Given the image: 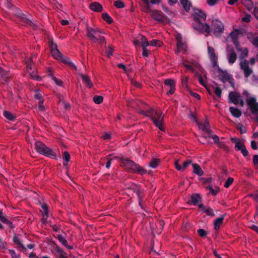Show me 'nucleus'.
Segmentation results:
<instances>
[{"label": "nucleus", "instance_id": "f257e3e1", "mask_svg": "<svg viewBox=\"0 0 258 258\" xmlns=\"http://www.w3.org/2000/svg\"><path fill=\"white\" fill-rule=\"evenodd\" d=\"M193 15L194 21L192 25L194 29L200 33H205L206 36H208L210 32V27L208 25L203 23L206 18L205 13L200 9H195Z\"/></svg>", "mask_w": 258, "mask_h": 258}, {"label": "nucleus", "instance_id": "f03ea898", "mask_svg": "<svg viewBox=\"0 0 258 258\" xmlns=\"http://www.w3.org/2000/svg\"><path fill=\"white\" fill-rule=\"evenodd\" d=\"M235 48L238 52H240V67L243 71L245 78H248L251 75L253 71L248 66L249 61L246 59H243L248 54V49L246 47H242L239 44H236L235 45Z\"/></svg>", "mask_w": 258, "mask_h": 258}, {"label": "nucleus", "instance_id": "7ed1b4c3", "mask_svg": "<svg viewBox=\"0 0 258 258\" xmlns=\"http://www.w3.org/2000/svg\"><path fill=\"white\" fill-rule=\"evenodd\" d=\"M117 159L119 160L121 166L124 167L125 169L132 171L137 172L142 175L146 173V171L141 166L136 164L135 162L125 158H118L113 157L112 159Z\"/></svg>", "mask_w": 258, "mask_h": 258}, {"label": "nucleus", "instance_id": "20e7f679", "mask_svg": "<svg viewBox=\"0 0 258 258\" xmlns=\"http://www.w3.org/2000/svg\"><path fill=\"white\" fill-rule=\"evenodd\" d=\"M50 47L51 48V53L52 56L56 59L62 61L64 63L68 64L72 68L77 70V67L75 64L71 61L69 58L64 57L57 48V45L53 42L51 41L50 43Z\"/></svg>", "mask_w": 258, "mask_h": 258}, {"label": "nucleus", "instance_id": "39448f33", "mask_svg": "<svg viewBox=\"0 0 258 258\" xmlns=\"http://www.w3.org/2000/svg\"><path fill=\"white\" fill-rule=\"evenodd\" d=\"M148 115L151 117L154 123L160 131H164L165 128L163 126L164 116L160 110L151 109Z\"/></svg>", "mask_w": 258, "mask_h": 258}, {"label": "nucleus", "instance_id": "423d86ee", "mask_svg": "<svg viewBox=\"0 0 258 258\" xmlns=\"http://www.w3.org/2000/svg\"><path fill=\"white\" fill-rule=\"evenodd\" d=\"M35 145L36 150L40 154L50 158L56 157L54 152L51 149L46 147L42 142H36Z\"/></svg>", "mask_w": 258, "mask_h": 258}, {"label": "nucleus", "instance_id": "0eeeda50", "mask_svg": "<svg viewBox=\"0 0 258 258\" xmlns=\"http://www.w3.org/2000/svg\"><path fill=\"white\" fill-rule=\"evenodd\" d=\"M243 94L246 97L247 104L250 107L251 112L253 114H258V103L256 102L255 98L250 96L246 91H244Z\"/></svg>", "mask_w": 258, "mask_h": 258}, {"label": "nucleus", "instance_id": "6e6552de", "mask_svg": "<svg viewBox=\"0 0 258 258\" xmlns=\"http://www.w3.org/2000/svg\"><path fill=\"white\" fill-rule=\"evenodd\" d=\"M207 54L212 66L214 67H218V54L216 53L215 48L210 45L209 42H207Z\"/></svg>", "mask_w": 258, "mask_h": 258}, {"label": "nucleus", "instance_id": "1a4fd4ad", "mask_svg": "<svg viewBox=\"0 0 258 258\" xmlns=\"http://www.w3.org/2000/svg\"><path fill=\"white\" fill-rule=\"evenodd\" d=\"M100 33H101V30L98 28L95 29L90 27H87V36L94 43H96L99 40H101L102 37H98L97 36V34Z\"/></svg>", "mask_w": 258, "mask_h": 258}, {"label": "nucleus", "instance_id": "9d476101", "mask_svg": "<svg viewBox=\"0 0 258 258\" xmlns=\"http://www.w3.org/2000/svg\"><path fill=\"white\" fill-rule=\"evenodd\" d=\"M142 11L145 13H150L152 17L159 22H163L165 17L162 12L157 10H151L148 6L143 8Z\"/></svg>", "mask_w": 258, "mask_h": 258}, {"label": "nucleus", "instance_id": "9b49d317", "mask_svg": "<svg viewBox=\"0 0 258 258\" xmlns=\"http://www.w3.org/2000/svg\"><path fill=\"white\" fill-rule=\"evenodd\" d=\"M27 239L24 237H20L18 236H15L14 237V241L18 246L23 249L26 250L27 248L32 249L34 247V245L32 243L27 244V247H25L24 243L26 242Z\"/></svg>", "mask_w": 258, "mask_h": 258}, {"label": "nucleus", "instance_id": "f8f14e48", "mask_svg": "<svg viewBox=\"0 0 258 258\" xmlns=\"http://www.w3.org/2000/svg\"><path fill=\"white\" fill-rule=\"evenodd\" d=\"M212 28L215 36L220 35L224 30L223 24L218 20H214L212 22Z\"/></svg>", "mask_w": 258, "mask_h": 258}, {"label": "nucleus", "instance_id": "ddd939ff", "mask_svg": "<svg viewBox=\"0 0 258 258\" xmlns=\"http://www.w3.org/2000/svg\"><path fill=\"white\" fill-rule=\"evenodd\" d=\"M229 99L230 102L234 104H240L242 106L244 105V101L239 93L236 92H230L229 94Z\"/></svg>", "mask_w": 258, "mask_h": 258}, {"label": "nucleus", "instance_id": "4468645a", "mask_svg": "<svg viewBox=\"0 0 258 258\" xmlns=\"http://www.w3.org/2000/svg\"><path fill=\"white\" fill-rule=\"evenodd\" d=\"M243 30L242 29H234L228 37V39H230L233 42L234 46L236 44H239L237 40L238 38L242 35Z\"/></svg>", "mask_w": 258, "mask_h": 258}, {"label": "nucleus", "instance_id": "2eb2a0df", "mask_svg": "<svg viewBox=\"0 0 258 258\" xmlns=\"http://www.w3.org/2000/svg\"><path fill=\"white\" fill-rule=\"evenodd\" d=\"M232 141L235 143V149L240 151L244 156H247L248 152L243 144L238 139H232Z\"/></svg>", "mask_w": 258, "mask_h": 258}, {"label": "nucleus", "instance_id": "dca6fc26", "mask_svg": "<svg viewBox=\"0 0 258 258\" xmlns=\"http://www.w3.org/2000/svg\"><path fill=\"white\" fill-rule=\"evenodd\" d=\"M191 164L190 160H187L182 162L180 160H177L174 163L175 168L179 171H183L187 166Z\"/></svg>", "mask_w": 258, "mask_h": 258}, {"label": "nucleus", "instance_id": "f3484780", "mask_svg": "<svg viewBox=\"0 0 258 258\" xmlns=\"http://www.w3.org/2000/svg\"><path fill=\"white\" fill-rule=\"evenodd\" d=\"M26 63L27 65V68L28 69V73L30 74L31 77L37 81H40L41 78L40 77L37 76L34 72H32V63L31 62V58H27L26 59Z\"/></svg>", "mask_w": 258, "mask_h": 258}, {"label": "nucleus", "instance_id": "a211bd4d", "mask_svg": "<svg viewBox=\"0 0 258 258\" xmlns=\"http://www.w3.org/2000/svg\"><path fill=\"white\" fill-rule=\"evenodd\" d=\"M227 58L228 63L230 64H233L237 59V55L233 49H230L229 47L227 48Z\"/></svg>", "mask_w": 258, "mask_h": 258}, {"label": "nucleus", "instance_id": "6ab92c4d", "mask_svg": "<svg viewBox=\"0 0 258 258\" xmlns=\"http://www.w3.org/2000/svg\"><path fill=\"white\" fill-rule=\"evenodd\" d=\"M176 39L177 40V48L178 51H185L186 50V45L182 40L181 35L179 34H177L176 36Z\"/></svg>", "mask_w": 258, "mask_h": 258}, {"label": "nucleus", "instance_id": "aec40b11", "mask_svg": "<svg viewBox=\"0 0 258 258\" xmlns=\"http://www.w3.org/2000/svg\"><path fill=\"white\" fill-rule=\"evenodd\" d=\"M135 45H141L142 47H148L150 45V43L147 39L144 36L140 35L138 39L135 40L134 42Z\"/></svg>", "mask_w": 258, "mask_h": 258}, {"label": "nucleus", "instance_id": "412c9836", "mask_svg": "<svg viewBox=\"0 0 258 258\" xmlns=\"http://www.w3.org/2000/svg\"><path fill=\"white\" fill-rule=\"evenodd\" d=\"M197 125H198L200 130H201L202 131L205 132L206 133L208 134H210L211 130H210L209 124L208 122L205 121L202 123L198 122V123H197Z\"/></svg>", "mask_w": 258, "mask_h": 258}, {"label": "nucleus", "instance_id": "4be33fe9", "mask_svg": "<svg viewBox=\"0 0 258 258\" xmlns=\"http://www.w3.org/2000/svg\"><path fill=\"white\" fill-rule=\"evenodd\" d=\"M199 208L201 209V210L207 214L208 215H210L212 217L214 216V213L212 209L208 207H204L202 204H200L199 206Z\"/></svg>", "mask_w": 258, "mask_h": 258}, {"label": "nucleus", "instance_id": "5701e85b", "mask_svg": "<svg viewBox=\"0 0 258 258\" xmlns=\"http://www.w3.org/2000/svg\"><path fill=\"white\" fill-rule=\"evenodd\" d=\"M224 220V216L216 218L214 221V229L218 230L223 223Z\"/></svg>", "mask_w": 258, "mask_h": 258}, {"label": "nucleus", "instance_id": "b1692460", "mask_svg": "<svg viewBox=\"0 0 258 258\" xmlns=\"http://www.w3.org/2000/svg\"><path fill=\"white\" fill-rule=\"evenodd\" d=\"M90 8L95 12H101L102 10L101 5L98 3H93L90 4Z\"/></svg>", "mask_w": 258, "mask_h": 258}, {"label": "nucleus", "instance_id": "393cba45", "mask_svg": "<svg viewBox=\"0 0 258 258\" xmlns=\"http://www.w3.org/2000/svg\"><path fill=\"white\" fill-rule=\"evenodd\" d=\"M231 114L235 117H239L241 115V112L238 109L231 107L229 108Z\"/></svg>", "mask_w": 258, "mask_h": 258}, {"label": "nucleus", "instance_id": "a878e982", "mask_svg": "<svg viewBox=\"0 0 258 258\" xmlns=\"http://www.w3.org/2000/svg\"><path fill=\"white\" fill-rule=\"evenodd\" d=\"M192 166L194 169V172L195 174H197L199 176H201L203 175V171L199 165L197 164H192Z\"/></svg>", "mask_w": 258, "mask_h": 258}, {"label": "nucleus", "instance_id": "bb28decb", "mask_svg": "<svg viewBox=\"0 0 258 258\" xmlns=\"http://www.w3.org/2000/svg\"><path fill=\"white\" fill-rule=\"evenodd\" d=\"M83 83L89 88H91L92 86V84L89 78L83 74L80 75Z\"/></svg>", "mask_w": 258, "mask_h": 258}, {"label": "nucleus", "instance_id": "cd10ccee", "mask_svg": "<svg viewBox=\"0 0 258 258\" xmlns=\"http://www.w3.org/2000/svg\"><path fill=\"white\" fill-rule=\"evenodd\" d=\"M247 38L253 44V45L258 48V36H256L253 38L252 34L248 33Z\"/></svg>", "mask_w": 258, "mask_h": 258}, {"label": "nucleus", "instance_id": "c85d7f7f", "mask_svg": "<svg viewBox=\"0 0 258 258\" xmlns=\"http://www.w3.org/2000/svg\"><path fill=\"white\" fill-rule=\"evenodd\" d=\"M181 5L183 6L184 10L186 11L189 10L191 7V3L188 0H180Z\"/></svg>", "mask_w": 258, "mask_h": 258}, {"label": "nucleus", "instance_id": "c756f323", "mask_svg": "<svg viewBox=\"0 0 258 258\" xmlns=\"http://www.w3.org/2000/svg\"><path fill=\"white\" fill-rule=\"evenodd\" d=\"M58 240L59 241V242L60 243H61L63 246L68 247L69 249H72L71 246L68 245L67 241L66 239L62 235H58Z\"/></svg>", "mask_w": 258, "mask_h": 258}, {"label": "nucleus", "instance_id": "7c9ffc66", "mask_svg": "<svg viewBox=\"0 0 258 258\" xmlns=\"http://www.w3.org/2000/svg\"><path fill=\"white\" fill-rule=\"evenodd\" d=\"M207 189L209 190L210 193L214 196L217 195V194L219 191V188L218 187H216L214 188L210 185L207 187Z\"/></svg>", "mask_w": 258, "mask_h": 258}, {"label": "nucleus", "instance_id": "2f4dec72", "mask_svg": "<svg viewBox=\"0 0 258 258\" xmlns=\"http://www.w3.org/2000/svg\"><path fill=\"white\" fill-rule=\"evenodd\" d=\"M201 200V197L198 194L193 195L191 197V202L194 205H196Z\"/></svg>", "mask_w": 258, "mask_h": 258}, {"label": "nucleus", "instance_id": "473e14b6", "mask_svg": "<svg viewBox=\"0 0 258 258\" xmlns=\"http://www.w3.org/2000/svg\"><path fill=\"white\" fill-rule=\"evenodd\" d=\"M4 115L6 118L10 120H13L15 119V116L13 115V114L11 112L8 111H5L4 112Z\"/></svg>", "mask_w": 258, "mask_h": 258}, {"label": "nucleus", "instance_id": "72a5a7b5", "mask_svg": "<svg viewBox=\"0 0 258 258\" xmlns=\"http://www.w3.org/2000/svg\"><path fill=\"white\" fill-rule=\"evenodd\" d=\"M102 19L108 24H111L113 21L112 19L107 13L102 14Z\"/></svg>", "mask_w": 258, "mask_h": 258}, {"label": "nucleus", "instance_id": "f704fd0d", "mask_svg": "<svg viewBox=\"0 0 258 258\" xmlns=\"http://www.w3.org/2000/svg\"><path fill=\"white\" fill-rule=\"evenodd\" d=\"M160 161L158 159H154L150 163L149 166L152 168H156L159 165Z\"/></svg>", "mask_w": 258, "mask_h": 258}, {"label": "nucleus", "instance_id": "c9c22d12", "mask_svg": "<svg viewBox=\"0 0 258 258\" xmlns=\"http://www.w3.org/2000/svg\"><path fill=\"white\" fill-rule=\"evenodd\" d=\"M150 45L155 47H160L162 45V42L157 39H154L151 41Z\"/></svg>", "mask_w": 258, "mask_h": 258}, {"label": "nucleus", "instance_id": "e433bc0d", "mask_svg": "<svg viewBox=\"0 0 258 258\" xmlns=\"http://www.w3.org/2000/svg\"><path fill=\"white\" fill-rule=\"evenodd\" d=\"M213 89L214 90V92L216 94V95L218 98H220L222 94L221 89L219 87L215 86H213Z\"/></svg>", "mask_w": 258, "mask_h": 258}, {"label": "nucleus", "instance_id": "4c0bfd02", "mask_svg": "<svg viewBox=\"0 0 258 258\" xmlns=\"http://www.w3.org/2000/svg\"><path fill=\"white\" fill-rule=\"evenodd\" d=\"M234 179L232 177H229L228 178L225 183H224V187L226 188H228L233 182Z\"/></svg>", "mask_w": 258, "mask_h": 258}, {"label": "nucleus", "instance_id": "58836bf2", "mask_svg": "<svg viewBox=\"0 0 258 258\" xmlns=\"http://www.w3.org/2000/svg\"><path fill=\"white\" fill-rule=\"evenodd\" d=\"M165 84L171 88L175 87V81L172 79H167L164 82Z\"/></svg>", "mask_w": 258, "mask_h": 258}, {"label": "nucleus", "instance_id": "ea45409f", "mask_svg": "<svg viewBox=\"0 0 258 258\" xmlns=\"http://www.w3.org/2000/svg\"><path fill=\"white\" fill-rule=\"evenodd\" d=\"M63 159L66 162V163H63V165H64V166H66V165H67V163L70 161V154L67 151H65L63 152Z\"/></svg>", "mask_w": 258, "mask_h": 258}, {"label": "nucleus", "instance_id": "a19ab883", "mask_svg": "<svg viewBox=\"0 0 258 258\" xmlns=\"http://www.w3.org/2000/svg\"><path fill=\"white\" fill-rule=\"evenodd\" d=\"M242 3L248 10L252 8V3L251 0H242Z\"/></svg>", "mask_w": 258, "mask_h": 258}, {"label": "nucleus", "instance_id": "79ce46f5", "mask_svg": "<svg viewBox=\"0 0 258 258\" xmlns=\"http://www.w3.org/2000/svg\"><path fill=\"white\" fill-rule=\"evenodd\" d=\"M141 190L138 188H135V190H134V194L137 196L139 198V204L140 205H141ZM142 207V206H141Z\"/></svg>", "mask_w": 258, "mask_h": 258}, {"label": "nucleus", "instance_id": "37998d69", "mask_svg": "<svg viewBox=\"0 0 258 258\" xmlns=\"http://www.w3.org/2000/svg\"><path fill=\"white\" fill-rule=\"evenodd\" d=\"M114 6L117 8H123L124 7V3L121 1H116L114 2Z\"/></svg>", "mask_w": 258, "mask_h": 258}, {"label": "nucleus", "instance_id": "c03bdc74", "mask_svg": "<svg viewBox=\"0 0 258 258\" xmlns=\"http://www.w3.org/2000/svg\"><path fill=\"white\" fill-rule=\"evenodd\" d=\"M50 75L51 78H52V79L54 81V82H55V83L57 85H58V86H61L62 85V82L60 80L57 79L54 76H53L52 75V74H50Z\"/></svg>", "mask_w": 258, "mask_h": 258}, {"label": "nucleus", "instance_id": "a18cd8bd", "mask_svg": "<svg viewBox=\"0 0 258 258\" xmlns=\"http://www.w3.org/2000/svg\"><path fill=\"white\" fill-rule=\"evenodd\" d=\"M93 101L96 104H100L103 101V97L101 96H95L93 98Z\"/></svg>", "mask_w": 258, "mask_h": 258}, {"label": "nucleus", "instance_id": "49530a36", "mask_svg": "<svg viewBox=\"0 0 258 258\" xmlns=\"http://www.w3.org/2000/svg\"><path fill=\"white\" fill-rule=\"evenodd\" d=\"M147 47H143V56L144 57H148L150 54V51L148 49Z\"/></svg>", "mask_w": 258, "mask_h": 258}, {"label": "nucleus", "instance_id": "de8ad7c7", "mask_svg": "<svg viewBox=\"0 0 258 258\" xmlns=\"http://www.w3.org/2000/svg\"><path fill=\"white\" fill-rule=\"evenodd\" d=\"M35 98L37 99L38 101H41V100H43L41 93L40 91L37 90L35 94Z\"/></svg>", "mask_w": 258, "mask_h": 258}, {"label": "nucleus", "instance_id": "09e8293b", "mask_svg": "<svg viewBox=\"0 0 258 258\" xmlns=\"http://www.w3.org/2000/svg\"><path fill=\"white\" fill-rule=\"evenodd\" d=\"M189 93L191 96H192L193 97L195 98L198 100H200L201 98L200 96L197 93L189 91Z\"/></svg>", "mask_w": 258, "mask_h": 258}, {"label": "nucleus", "instance_id": "8fccbe9b", "mask_svg": "<svg viewBox=\"0 0 258 258\" xmlns=\"http://www.w3.org/2000/svg\"><path fill=\"white\" fill-rule=\"evenodd\" d=\"M219 0H207V3L210 6H213L216 4Z\"/></svg>", "mask_w": 258, "mask_h": 258}, {"label": "nucleus", "instance_id": "3c124183", "mask_svg": "<svg viewBox=\"0 0 258 258\" xmlns=\"http://www.w3.org/2000/svg\"><path fill=\"white\" fill-rule=\"evenodd\" d=\"M251 16L250 15H246L245 16L242 18V21L245 22H249L250 21Z\"/></svg>", "mask_w": 258, "mask_h": 258}, {"label": "nucleus", "instance_id": "603ef678", "mask_svg": "<svg viewBox=\"0 0 258 258\" xmlns=\"http://www.w3.org/2000/svg\"><path fill=\"white\" fill-rule=\"evenodd\" d=\"M43 100H41V101H38V108L40 110L43 111H44V107L43 105Z\"/></svg>", "mask_w": 258, "mask_h": 258}, {"label": "nucleus", "instance_id": "864d4df0", "mask_svg": "<svg viewBox=\"0 0 258 258\" xmlns=\"http://www.w3.org/2000/svg\"><path fill=\"white\" fill-rule=\"evenodd\" d=\"M42 209L44 212V213L46 217H48V207L46 205H43L42 206Z\"/></svg>", "mask_w": 258, "mask_h": 258}, {"label": "nucleus", "instance_id": "5fc2aeb1", "mask_svg": "<svg viewBox=\"0 0 258 258\" xmlns=\"http://www.w3.org/2000/svg\"><path fill=\"white\" fill-rule=\"evenodd\" d=\"M113 50V48L111 47H109L107 48L106 53L107 56H110L112 54Z\"/></svg>", "mask_w": 258, "mask_h": 258}, {"label": "nucleus", "instance_id": "6e6d98bb", "mask_svg": "<svg viewBox=\"0 0 258 258\" xmlns=\"http://www.w3.org/2000/svg\"><path fill=\"white\" fill-rule=\"evenodd\" d=\"M237 128L240 130L241 134H243L246 132L245 127L241 124H238Z\"/></svg>", "mask_w": 258, "mask_h": 258}, {"label": "nucleus", "instance_id": "4d7b16f0", "mask_svg": "<svg viewBox=\"0 0 258 258\" xmlns=\"http://www.w3.org/2000/svg\"><path fill=\"white\" fill-rule=\"evenodd\" d=\"M198 232L199 234L202 237H204L206 235V231L203 229H200L198 230Z\"/></svg>", "mask_w": 258, "mask_h": 258}, {"label": "nucleus", "instance_id": "13d9d810", "mask_svg": "<svg viewBox=\"0 0 258 258\" xmlns=\"http://www.w3.org/2000/svg\"><path fill=\"white\" fill-rule=\"evenodd\" d=\"M253 162L255 165L258 166V155H255L253 157Z\"/></svg>", "mask_w": 258, "mask_h": 258}, {"label": "nucleus", "instance_id": "bf43d9fd", "mask_svg": "<svg viewBox=\"0 0 258 258\" xmlns=\"http://www.w3.org/2000/svg\"><path fill=\"white\" fill-rule=\"evenodd\" d=\"M117 66H118V68L122 69L125 72H126L127 71V68H126L125 65H124L123 64H122V63H119L117 65Z\"/></svg>", "mask_w": 258, "mask_h": 258}, {"label": "nucleus", "instance_id": "052dcab7", "mask_svg": "<svg viewBox=\"0 0 258 258\" xmlns=\"http://www.w3.org/2000/svg\"><path fill=\"white\" fill-rule=\"evenodd\" d=\"M102 138L104 140H109L110 138V135L109 133H105L102 136Z\"/></svg>", "mask_w": 258, "mask_h": 258}, {"label": "nucleus", "instance_id": "680f3d73", "mask_svg": "<svg viewBox=\"0 0 258 258\" xmlns=\"http://www.w3.org/2000/svg\"><path fill=\"white\" fill-rule=\"evenodd\" d=\"M251 147L254 150L257 149L256 143L254 141H252L251 142Z\"/></svg>", "mask_w": 258, "mask_h": 258}, {"label": "nucleus", "instance_id": "e2e57ef3", "mask_svg": "<svg viewBox=\"0 0 258 258\" xmlns=\"http://www.w3.org/2000/svg\"><path fill=\"white\" fill-rule=\"evenodd\" d=\"M175 87H172L170 88L169 90L167 92V94L168 95L173 94L175 92Z\"/></svg>", "mask_w": 258, "mask_h": 258}, {"label": "nucleus", "instance_id": "0e129e2a", "mask_svg": "<svg viewBox=\"0 0 258 258\" xmlns=\"http://www.w3.org/2000/svg\"><path fill=\"white\" fill-rule=\"evenodd\" d=\"M212 138L215 143H218L219 142V137L217 135H213L212 136Z\"/></svg>", "mask_w": 258, "mask_h": 258}, {"label": "nucleus", "instance_id": "69168bd1", "mask_svg": "<svg viewBox=\"0 0 258 258\" xmlns=\"http://www.w3.org/2000/svg\"><path fill=\"white\" fill-rule=\"evenodd\" d=\"M189 117L191 120L195 121L197 123V124L199 122L198 121L196 116L194 114L190 115Z\"/></svg>", "mask_w": 258, "mask_h": 258}, {"label": "nucleus", "instance_id": "338daca9", "mask_svg": "<svg viewBox=\"0 0 258 258\" xmlns=\"http://www.w3.org/2000/svg\"><path fill=\"white\" fill-rule=\"evenodd\" d=\"M59 103L62 104L61 105H63L66 109H68L70 107V105L67 103H65L63 101H60Z\"/></svg>", "mask_w": 258, "mask_h": 258}, {"label": "nucleus", "instance_id": "774afa93", "mask_svg": "<svg viewBox=\"0 0 258 258\" xmlns=\"http://www.w3.org/2000/svg\"><path fill=\"white\" fill-rule=\"evenodd\" d=\"M254 15L258 20V8L256 7L254 9Z\"/></svg>", "mask_w": 258, "mask_h": 258}]
</instances>
